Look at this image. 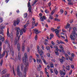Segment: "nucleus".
<instances>
[{
	"mask_svg": "<svg viewBox=\"0 0 77 77\" xmlns=\"http://www.w3.org/2000/svg\"><path fill=\"white\" fill-rule=\"evenodd\" d=\"M50 38H49L50 39H51V38H53L54 37V35L53 34H50Z\"/></svg>",
	"mask_w": 77,
	"mask_h": 77,
	"instance_id": "nucleus-28",
	"label": "nucleus"
},
{
	"mask_svg": "<svg viewBox=\"0 0 77 77\" xmlns=\"http://www.w3.org/2000/svg\"><path fill=\"white\" fill-rule=\"evenodd\" d=\"M60 62H61V63H62L64 61H65V60H63V59H60Z\"/></svg>",
	"mask_w": 77,
	"mask_h": 77,
	"instance_id": "nucleus-31",
	"label": "nucleus"
},
{
	"mask_svg": "<svg viewBox=\"0 0 77 77\" xmlns=\"http://www.w3.org/2000/svg\"><path fill=\"white\" fill-rule=\"evenodd\" d=\"M33 60V58L32 56H30L29 58V62H32Z\"/></svg>",
	"mask_w": 77,
	"mask_h": 77,
	"instance_id": "nucleus-20",
	"label": "nucleus"
},
{
	"mask_svg": "<svg viewBox=\"0 0 77 77\" xmlns=\"http://www.w3.org/2000/svg\"><path fill=\"white\" fill-rule=\"evenodd\" d=\"M5 51L2 54H1L0 53V59L3 57L5 56Z\"/></svg>",
	"mask_w": 77,
	"mask_h": 77,
	"instance_id": "nucleus-13",
	"label": "nucleus"
},
{
	"mask_svg": "<svg viewBox=\"0 0 77 77\" xmlns=\"http://www.w3.org/2000/svg\"><path fill=\"white\" fill-rule=\"evenodd\" d=\"M16 29L17 31L16 36H17V38L18 37V35H19V32H20V35H22L23 34V31L22 30V29L21 30H20V28L19 27L16 28Z\"/></svg>",
	"mask_w": 77,
	"mask_h": 77,
	"instance_id": "nucleus-4",
	"label": "nucleus"
},
{
	"mask_svg": "<svg viewBox=\"0 0 77 77\" xmlns=\"http://www.w3.org/2000/svg\"><path fill=\"white\" fill-rule=\"evenodd\" d=\"M46 48L47 49V50H50V48L49 46H46Z\"/></svg>",
	"mask_w": 77,
	"mask_h": 77,
	"instance_id": "nucleus-34",
	"label": "nucleus"
},
{
	"mask_svg": "<svg viewBox=\"0 0 77 77\" xmlns=\"http://www.w3.org/2000/svg\"><path fill=\"white\" fill-rule=\"evenodd\" d=\"M10 51L12 54V56L14 55V51L13 50V48H10Z\"/></svg>",
	"mask_w": 77,
	"mask_h": 77,
	"instance_id": "nucleus-19",
	"label": "nucleus"
},
{
	"mask_svg": "<svg viewBox=\"0 0 77 77\" xmlns=\"http://www.w3.org/2000/svg\"><path fill=\"white\" fill-rule=\"evenodd\" d=\"M18 57L19 58V60H21V55L20 54V52L18 53Z\"/></svg>",
	"mask_w": 77,
	"mask_h": 77,
	"instance_id": "nucleus-25",
	"label": "nucleus"
},
{
	"mask_svg": "<svg viewBox=\"0 0 77 77\" xmlns=\"http://www.w3.org/2000/svg\"><path fill=\"white\" fill-rule=\"evenodd\" d=\"M54 72L56 75H57V74H58V71L57 70V69H54Z\"/></svg>",
	"mask_w": 77,
	"mask_h": 77,
	"instance_id": "nucleus-26",
	"label": "nucleus"
},
{
	"mask_svg": "<svg viewBox=\"0 0 77 77\" xmlns=\"http://www.w3.org/2000/svg\"><path fill=\"white\" fill-rule=\"evenodd\" d=\"M20 22V19H17L16 20L14 21V26H16L17 24V25H18Z\"/></svg>",
	"mask_w": 77,
	"mask_h": 77,
	"instance_id": "nucleus-8",
	"label": "nucleus"
},
{
	"mask_svg": "<svg viewBox=\"0 0 77 77\" xmlns=\"http://www.w3.org/2000/svg\"><path fill=\"white\" fill-rule=\"evenodd\" d=\"M60 12L61 14H62L63 13V11L62 9H61L60 10Z\"/></svg>",
	"mask_w": 77,
	"mask_h": 77,
	"instance_id": "nucleus-47",
	"label": "nucleus"
},
{
	"mask_svg": "<svg viewBox=\"0 0 77 77\" xmlns=\"http://www.w3.org/2000/svg\"><path fill=\"white\" fill-rule=\"evenodd\" d=\"M21 69L22 71H23V67H24V65H23V64H22L21 65Z\"/></svg>",
	"mask_w": 77,
	"mask_h": 77,
	"instance_id": "nucleus-36",
	"label": "nucleus"
},
{
	"mask_svg": "<svg viewBox=\"0 0 77 77\" xmlns=\"http://www.w3.org/2000/svg\"><path fill=\"white\" fill-rule=\"evenodd\" d=\"M51 2H49L48 3V6H49V7H50V6H51Z\"/></svg>",
	"mask_w": 77,
	"mask_h": 77,
	"instance_id": "nucleus-55",
	"label": "nucleus"
},
{
	"mask_svg": "<svg viewBox=\"0 0 77 77\" xmlns=\"http://www.w3.org/2000/svg\"><path fill=\"white\" fill-rule=\"evenodd\" d=\"M40 20L41 21H44V19L42 18V17H40Z\"/></svg>",
	"mask_w": 77,
	"mask_h": 77,
	"instance_id": "nucleus-49",
	"label": "nucleus"
},
{
	"mask_svg": "<svg viewBox=\"0 0 77 77\" xmlns=\"http://www.w3.org/2000/svg\"><path fill=\"white\" fill-rule=\"evenodd\" d=\"M38 2V0H35L34 2V3H33V5H35V4L36 3V2Z\"/></svg>",
	"mask_w": 77,
	"mask_h": 77,
	"instance_id": "nucleus-42",
	"label": "nucleus"
},
{
	"mask_svg": "<svg viewBox=\"0 0 77 77\" xmlns=\"http://www.w3.org/2000/svg\"><path fill=\"white\" fill-rule=\"evenodd\" d=\"M33 30L35 34H38L39 33H41V32H39L37 29H35Z\"/></svg>",
	"mask_w": 77,
	"mask_h": 77,
	"instance_id": "nucleus-10",
	"label": "nucleus"
},
{
	"mask_svg": "<svg viewBox=\"0 0 77 77\" xmlns=\"http://www.w3.org/2000/svg\"><path fill=\"white\" fill-rule=\"evenodd\" d=\"M35 56H37L38 58H39V56L38 54H36Z\"/></svg>",
	"mask_w": 77,
	"mask_h": 77,
	"instance_id": "nucleus-56",
	"label": "nucleus"
},
{
	"mask_svg": "<svg viewBox=\"0 0 77 77\" xmlns=\"http://www.w3.org/2000/svg\"><path fill=\"white\" fill-rule=\"evenodd\" d=\"M17 48L18 51H20V49H21V46H20V43H17Z\"/></svg>",
	"mask_w": 77,
	"mask_h": 77,
	"instance_id": "nucleus-16",
	"label": "nucleus"
},
{
	"mask_svg": "<svg viewBox=\"0 0 77 77\" xmlns=\"http://www.w3.org/2000/svg\"><path fill=\"white\" fill-rule=\"evenodd\" d=\"M37 48V50L40 56H42V55L44 54V52H43L42 50H40V51H39V47H38Z\"/></svg>",
	"mask_w": 77,
	"mask_h": 77,
	"instance_id": "nucleus-9",
	"label": "nucleus"
},
{
	"mask_svg": "<svg viewBox=\"0 0 77 77\" xmlns=\"http://www.w3.org/2000/svg\"><path fill=\"white\" fill-rule=\"evenodd\" d=\"M27 16V14L26 13H25L24 14V18H26Z\"/></svg>",
	"mask_w": 77,
	"mask_h": 77,
	"instance_id": "nucleus-35",
	"label": "nucleus"
},
{
	"mask_svg": "<svg viewBox=\"0 0 77 77\" xmlns=\"http://www.w3.org/2000/svg\"><path fill=\"white\" fill-rule=\"evenodd\" d=\"M66 68L64 66H63L62 70L60 71V73L61 75H65L66 74Z\"/></svg>",
	"mask_w": 77,
	"mask_h": 77,
	"instance_id": "nucleus-3",
	"label": "nucleus"
},
{
	"mask_svg": "<svg viewBox=\"0 0 77 77\" xmlns=\"http://www.w3.org/2000/svg\"><path fill=\"white\" fill-rule=\"evenodd\" d=\"M51 68H54V65L53 64H50Z\"/></svg>",
	"mask_w": 77,
	"mask_h": 77,
	"instance_id": "nucleus-40",
	"label": "nucleus"
},
{
	"mask_svg": "<svg viewBox=\"0 0 77 77\" xmlns=\"http://www.w3.org/2000/svg\"><path fill=\"white\" fill-rule=\"evenodd\" d=\"M43 61L44 62V63H45V64H47V62H46V60H43Z\"/></svg>",
	"mask_w": 77,
	"mask_h": 77,
	"instance_id": "nucleus-51",
	"label": "nucleus"
},
{
	"mask_svg": "<svg viewBox=\"0 0 77 77\" xmlns=\"http://www.w3.org/2000/svg\"><path fill=\"white\" fill-rule=\"evenodd\" d=\"M54 21H60V20L58 18H54Z\"/></svg>",
	"mask_w": 77,
	"mask_h": 77,
	"instance_id": "nucleus-30",
	"label": "nucleus"
},
{
	"mask_svg": "<svg viewBox=\"0 0 77 77\" xmlns=\"http://www.w3.org/2000/svg\"><path fill=\"white\" fill-rule=\"evenodd\" d=\"M7 71L8 70L6 69H5L2 72L1 74H5Z\"/></svg>",
	"mask_w": 77,
	"mask_h": 77,
	"instance_id": "nucleus-15",
	"label": "nucleus"
},
{
	"mask_svg": "<svg viewBox=\"0 0 77 77\" xmlns=\"http://www.w3.org/2000/svg\"><path fill=\"white\" fill-rule=\"evenodd\" d=\"M3 30L0 31V34H1L2 35H3V36L4 35V34H3Z\"/></svg>",
	"mask_w": 77,
	"mask_h": 77,
	"instance_id": "nucleus-38",
	"label": "nucleus"
},
{
	"mask_svg": "<svg viewBox=\"0 0 77 77\" xmlns=\"http://www.w3.org/2000/svg\"><path fill=\"white\" fill-rule=\"evenodd\" d=\"M35 41H37V40L38 39V35H35Z\"/></svg>",
	"mask_w": 77,
	"mask_h": 77,
	"instance_id": "nucleus-37",
	"label": "nucleus"
},
{
	"mask_svg": "<svg viewBox=\"0 0 77 77\" xmlns=\"http://www.w3.org/2000/svg\"><path fill=\"white\" fill-rule=\"evenodd\" d=\"M29 21H27L26 24L23 26L24 28H22V30L23 31L24 33H25V32H26V29H27V28H26V27H27V26L29 25Z\"/></svg>",
	"mask_w": 77,
	"mask_h": 77,
	"instance_id": "nucleus-6",
	"label": "nucleus"
},
{
	"mask_svg": "<svg viewBox=\"0 0 77 77\" xmlns=\"http://www.w3.org/2000/svg\"><path fill=\"white\" fill-rule=\"evenodd\" d=\"M73 31L72 32H75V31H76V27H74L73 28Z\"/></svg>",
	"mask_w": 77,
	"mask_h": 77,
	"instance_id": "nucleus-43",
	"label": "nucleus"
},
{
	"mask_svg": "<svg viewBox=\"0 0 77 77\" xmlns=\"http://www.w3.org/2000/svg\"><path fill=\"white\" fill-rule=\"evenodd\" d=\"M42 18L43 19H44V20H46V19H47V18H46V17H45V16H43L42 17Z\"/></svg>",
	"mask_w": 77,
	"mask_h": 77,
	"instance_id": "nucleus-53",
	"label": "nucleus"
},
{
	"mask_svg": "<svg viewBox=\"0 0 77 77\" xmlns=\"http://www.w3.org/2000/svg\"><path fill=\"white\" fill-rule=\"evenodd\" d=\"M10 39H11V41H13V34L12 32L10 33Z\"/></svg>",
	"mask_w": 77,
	"mask_h": 77,
	"instance_id": "nucleus-14",
	"label": "nucleus"
},
{
	"mask_svg": "<svg viewBox=\"0 0 77 77\" xmlns=\"http://www.w3.org/2000/svg\"><path fill=\"white\" fill-rule=\"evenodd\" d=\"M70 68V66H69V65H68V66H66V68L67 69V70H68V71H69Z\"/></svg>",
	"mask_w": 77,
	"mask_h": 77,
	"instance_id": "nucleus-32",
	"label": "nucleus"
},
{
	"mask_svg": "<svg viewBox=\"0 0 77 77\" xmlns=\"http://www.w3.org/2000/svg\"><path fill=\"white\" fill-rule=\"evenodd\" d=\"M3 22V18L1 17H0V23Z\"/></svg>",
	"mask_w": 77,
	"mask_h": 77,
	"instance_id": "nucleus-41",
	"label": "nucleus"
},
{
	"mask_svg": "<svg viewBox=\"0 0 77 77\" xmlns=\"http://www.w3.org/2000/svg\"><path fill=\"white\" fill-rule=\"evenodd\" d=\"M18 40H17V38L16 39V41H15L14 42V45H16L17 44V42H18L19 41V39H20V35L18 37Z\"/></svg>",
	"mask_w": 77,
	"mask_h": 77,
	"instance_id": "nucleus-12",
	"label": "nucleus"
},
{
	"mask_svg": "<svg viewBox=\"0 0 77 77\" xmlns=\"http://www.w3.org/2000/svg\"><path fill=\"white\" fill-rule=\"evenodd\" d=\"M71 67L72 68V69H74V65H71Z\"/></svg>",
	"mask_w": 77,
	"mask_h": 77,
	"instance_id": "nucleus-64",
	"label": "nucleus"
},
{
	"mask_svg": "<svg viewBox=\"0 0 77 77\" xmlns=\"http://www.w3.org/2000/svg\"><path fill=\"white\" fill-rule=\"evenodd\" d=\"M40 77H42V75H42L43 74V72L42 71L40 72Z\"/></svg>",
	"mask_w": 77,
	"mask_h": 77,
	"instance_id": "nucleus-48",
	"label": "nucleus"
},
{
	"mask_svg": "<svg viewBox=\"0 0 77 77\" xmlns=\"http://www.w3.org/2000/svg\"><path fill=\"white\" fill-rule=\"evenodd\" d=\"M65 56L66 57V60H68V58H69V57L68 55L67 54H65Z\"/></svg>",
	"mask_w": 77,
	"mask_h": 77,
	"instance_id": "nucleus-18",
	"label": "nucleus"
},
{
	"mask_svg": "<svg viewBox=\"0 0 77 77\" xmlns=\"http://www.w3.org/2000/svg\"><path fill=\"white\" fill-rule=\"evenodd\" d=\"M7 36L8 37H10V34H9V29H8L7 32Z\"/></svg>",
	"mask_w": 77,
	"mask_h": 77,
	"instance_id": "nucleus-23",
	"label": "nucleus"
},
{
	"mask_svg": "<svg viewBox=\"0 0 77 77\" xmlns=\"http://www.w3.org/2000/svg\"><path fill=\"white\" fill-rule=\"evenodd\" d=\"M37 69L38 71H40L41 70V69H40V68L39 67V66H37Z\"/></svg>",
	"mask_w": 77,
	"mask_h": 77,
	"instance_id": "nucleus-46",
	"label": "nucleus"
},
{
	"mask_svg": "<svg viewBox=\"0 0 77 77\" xmlns=\"http://www.w3.org/2000/svg\"><path fill=\"white\" fill-rule=\"evenodd\" d=\"M9 74H6L4 76L3 75L2 77H10Z\"/></svg>",
	"mask_w": 77,
	"mask_h": 77,
	"instance_id": "nucleus-27",
	"label": "nucleus"
},
{
	"mask_svg": "<svg viewBox=\"0 0 77 77\" xmlns=\"http://www.w3.org/2000/svg\"><path fill=\"white\" fill-rule=\"evenodd\" d=\"M46 55L47 56H48V57H50V53H47L46 54Z\"/></svg>",
	"mask_w": 77,
	"mask_h": 77,
	"instance_id": "nucleus-52",
	"label": "nucleus"
},
{
	"mask_svg": "<svg viewBox=\"0 0 77 77\" xmlns=\"http://www.w3.org/2000/svg\"><path fill=\"white\" fill-rule=\"evenodd\" d=\"M51 30L53 32H55V33H56V35L58 37V38H60V36H59V30L58 29H55L54 28H51Z\"/></svg>",
	"mask_w": 77,
	"mask_h": 77,
	"instance_id": "nucleus-5",
	"label": "nucleus"
},
{
	"mask_svg": "<svg viewBox=\"0 0 77 77\" xmlns=\"http://www.w3.org/2000/svg\"><path fill=\"white\" fill-rule=\"evenodd\" d=\"M75 35H76V33L74 32H72V33L70 35V38L73 42L75 41V39L76 38V37H75Z\"/></svg>",
	"mask_w": 77,
	"mask_h": 77,
	"instance_id": "nucleus-2",
	"label": "nucleus"
},
{
	"mask_svg": "<svg viewBox=\"0 0 77 77\" xmlns=\"http://www.w3.org/2000/svg\"><path fill=\"white\" fill-rule=\"evenodd\" d=\"M69 59L70 60H71V61H72V57H69Z\"/></svg>",
	"mask_w": 77,
	"mask_h": 77,
	"instance_id": "nucleus-60",
	"label": "nucleus"
},
{
	"mask_svg": "<svg viewBox=\"0 0 77 77\" xmlns=\"http://www.w3.org/2000/svg\"><path fill=\"white\" fill-rule=\"evenodd\" d=\"M42 56V55L40 56H41V59L43 60H44V57Z\"/></svg>",
	"mask_w": 77,
	"mask_h": 77,
	"instance_id": "nucleus-61",
	"label": "nucleus"
},
{
	"mask_svg": "<svg viewBox=\"0 0 77 77\" xmlns=\"http://www.w3.org/2000/svg\"><path fill=\"white\" fill-rule=\"evenodd\" d=\"M32 25H34L35 26H37L38 23L35 24V21H32Z\"/></svg>",
	"mask_w": 77,
	"mask_h": 77,
	"instance_id": "nucleus-24",
	"label": "nucleus"
},
{
	"mask_svg": "<svg viewBox=\"0 0 77 77\" xmlns=\"http://www.w3.org/2000/svg\"><path fill=\"white\" fill-rule=\"evenodd\" d=\"M55 54L56 56H59V52H58L57 51H55Z\"/></svg>",
	"mask_w": 77,
	"mask_h": 77,
	"instance_id": "nucleus-33",
	"label": "nucleus"
},
{
	"mask_svg": "<svg viewBox=\"0 0 77 77\" xmlns=\"http://www.w3.org/2000/svg\"><path fill=\"white\" fill-rule=\"evenodd\" d=\"M75 56H74V54L72 53V56H71V57L72 59H73L74 58V57H75Z\"/></svg>",
	"mask_w": 77,
	"mask_h": 77,
	"instance_id": "nucleus-44",
	"label": "nucleus"
},
{
	"mask_svg": "<svg viewBox=\"0 0 77 77\" xmlns=\"http://www.w3.org/2000/svg\"><path fill=\"white\" fill-rule=\"evenodd\" d=\"M49 16V18L50 19V20H53V17H52V16L50 15Z\"/></svg>",
	"mask_w": 77,
	"mask_h": 77,
	"instance_id": "nucleus-29",
	"label": "nucleus"
},
{
	"mask_svg": "<svg viewBox=\"0 0 77 77\" xmlns=\"http://www.w3.org/2000/svg\"><path fill=\"white\" fill-rule=\"evenodd\" d=\"M24 42H26V40H24L23 42V45L22 46V51H24V50H25V47H24Z\"/></svg>",
	"mask_w": 77,
	"mask_h": 77,
	"instance_id": "nucleus-11",
	"label": "nucleus"
},
{
	"mask_svg": "<svg viewBox=\"0 0 77 77\" xmlns=\"http://www.w3.org/2000/svg\"><path fill=\"white\" fill-rule=\"evenodd\" d=\"M45 13H48L49 12V11L47 10H45Z\"/></svg>",
	"mask_w": 77,
	"mask_h": 77,
	"instance_id": "nucleus-50",
	"label": "nucleus"
},
{
	"mask_svg": "<svg viewBox=\"0 0 77 77\" xmlns=\"http://www.w3.org/2000/svg\"><path fill=\"white\" fill-rule=\"evenodd\" d=\"M0 40H2V41L3 42L5 41V38L3 37L2 35H0Z\"/></svg>",
	"mask_w": 77,
	"mask_h": 77,
	"instance_id": "nucleus-22",
	"label": "nucleus"
},
{
	"mask_svg": "<svg viewBox=\"0 0 77 77\" xmlns=\"http://www.w3.org/2000/svg\"><path fill=\"white\" fill-rule=\"evenodd\" d=\"M62 59H63V60H65V57H63V56L62 57Z\"/></svg>",
	"mask_w": 77,
	"mask_h": 77,
	"instance_id": "nucleus-62",
	"label": "nucleus"
},
{
	"mask_svg": "<svg viewBox=\"0 0 77 77\" xmlns=\"http://www.w3.org/2000/svg\"><path fill=\"white\" fill-rule=\"evenodd\" d=\"M51 44H52V45L53 46L54 45V44H54V43L53 41L51 42Z\"/></svg>",
	"mask_w": 77,
	"mask_h": 77,
	"instance_id": "nucleus-59",
	"label": "nucleus"
},
{
	"mask_svg": "<svg viewBox=\"0 0 77 77\" xmlns=\"http://www.w3.org/2000/svg\"><path fill=\"white\" fill-rule=\"evenodd\" d=\"M24 57H23V62L25 63V65H26L24 67L23 69V72L25 74H26V72L27 71V69L29 67V63L28 62V60H26V59H27V53H25L24 54Z\"/></svg>",
	"mask_w": 77,
	"mask_h": 77,
	"instance_id": "nucleus-1",
	"label": "nucleus"
},
{
	"mask_svg": "<svg viewBox=\"0 0 77 77\" xmlns=\"http://www.w3.org/2000/svg\"><path fill=\"white\" fill-rule=\"evenodd\" d=\"M5 44H8V47H9V48H10V45H9V43L8 42V40H5Z\"/></svg>",
	"mask_w": 77,
	"mask_h": 77,
	"instance_id": "nucleus-17",
	"label": "nucleus"
},
{
	"mask_svg": "<svg viewBox=\"0 0 77 77\" xmlns=\"http://www.w3.org/2000/svg\"><path fill=\"white\" fill-rule=\"evenodd\" d=\"M60 48L62 50H63V47H62V46L60 45Z\"/></svg>",
	"mask_w": 77,
	"mask_h": 77,
	"instance_id": "nucleus-54",
	"label": "nucleus"
},
{
	"mask_svg": "<svg viewBox=\"0 0 77 77\" xmlns=\"http://www.w3.org/2000/svg\"><path fill=\"white\" fill-rule=\"evenodd\" d=\"M42 14L41 13L39 14V17H40V18L42 17Z\"/></svg>",
	"mask_w": 77,
	"mask_h": 77,
	"instance_id": "nucleus-57",
	"label": "nucleus"
},
{
	"mask_svg": "<svg viewBox=\"0 0 77 77\" xmlns=\"http://www.w3.org/2000/svg\"><path fill=\"white\" fill-rule=\"evenodd\" d=\"M37 61L38 63H42V62L41 60L37 59Z\"/></svg>",
	"mask_w": 77,
	"mask_h": 77,
	"instance_id": "nucleus-21",
	"label": "nucleus"
},
{
	"mask_svg": "<svg viewBox=\"0 0 77 77\" xmlns=\"http://www.w3.org/2000/svg\"><path fill=\"white\" fill-rule=\"evenodd\" d=\"M27 6L29 8H28V11H29V13L32 14V6L30 5V2H28L27 4Z\"/></svg>",
	"mask_w": 77,
	"mask_h": 77,
	"instance_id": "nucleus-7",
	"label": "nucleus"
},
{
	"mask_svg": "<svg viewBox=\"0 0 77 77\" xmlns=\"http://www.w3.org/2000/svg\"><path fill=\"white\" fill-rule=\"evenodd\" d=\"M3 60H2L1 61L0 63V66H2V64H3Z\"/></svg>",
	"mask_w": 77,
	"mask_h": 77,
	"instance_id": "nucleus-39",
	"label": "nucleus"
},
{
	"mask_svg": "<svg viewBox=\"0 0 77 77\" xmlns=\"http://www.w3.org/2000/svg\"><path fill=\"white\" fill-rule=\"evenodd\" d=\"M67 26L68 27V28H69V27H70V24H69V23H67Z\"/></svg>",
	"mask_w": 77,
	"mask_h": 77,
	"instance_id": "nucleus-45",
	"label": "nucleus"
},
{
	"mask_svg": "<svg viewBox=\"0 0 77 77\" xmlns=\"http://www.w3.org/2000/svg\"><path fill=\"white\" fill-rule=\"evenodd\" d=\"M60 44H65V43L63 42H62V41L61 40L60 41Z\"/></svg>",
	"mask_w": 77,
	"mask_h": 77,
	"instance_id": "nucleus-63",
	"label": "nucleus"
},
{
	"mask_svg": "<svg viewBox=\"0 0 77 77\" xmlns=\"http://www.w3.org/2000/svg\"><path fill=\"white\" fill-rule=\"evenodd\" d=\"M60 41H59V40H57V43H58V44H60Z\"/></svg>",
	"mask_w": 77,
	"mask_h": 77,
	"instance_id": "nucleus-58",
	"label": "nucleus"
}]
</instances>
